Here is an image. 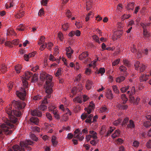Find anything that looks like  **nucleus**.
<instances>
[{"label": "nucleus", "instance_id": "nucleus-10", "mask_svg": "<svg viewBox=\"0 0 151 151\" xmlns=\"http://www.w3.org/2000/svg\"><path fill=\"white\" fill-rule=\"evenodd\" d=\"M130 100L135 104H138L140 100V99L138 97H134L133 96H130Z\"/></svg>", "mask_w": 151, "mask_h": 151}, {"label": "nucleus", "instance_id": "nucleus-18", "mask_svg": "<svg viewBox=\"0 0 151 151\" xmlns=\"http://www.w3.org/2000/svg\"><path fill=\"white\" fill-rule=\"evenodd\" d=\"M149 75L143 74L140 77V82L146 81L148 79Z\"/></svg>", "mask_w": 151, "mask_h": 151}, {"label": "nucleus", "instance_id": "nucleus-48", "mask_svg": "<svg viewBox=\"0 0 151 151\" xmlns=\"http://www.w3.org/2000/svg\"><path fill=\"white\" fill-rule=\"evenodd\" d=\"M120 61V60L119 59L116 60L112 63L113 66H114L118 65Z\"/></svg>", "mask_w": 151, "mask_h": 151}, {"label": "nucleus", "instance_id": "nucleus-2", "mask_svg": "<svg viewBox=\"0 0 151 151\" xmlns=\"http://www.w3.org/2000/svg\"><path fill=\"white\" fill-rule=\"evenodd\" d=\"M40 77L42 81H45L46 87L45 91L47 94L43 100L42 104L45 105L48 103L47 98H50L51 94L53 91L52 87H53V85L52 82V77L51 75L47 74L45 72H43L40 74Z\"/></svg>", "mask_w": 151, "mask_h": 151}, {"label": "nucleus", "instance_id": "nucleus-6", "mask_svg": "<svg viewBox=\"0 0 151 151\" xmlns=\"http://www.w3.org/2000/svg\"><path fill=\"white\" fill-rule=\"evenodd\" d=\"M134 66L135 69L139 71L140 72L144 71L146 68V67L145 65L140 63L138 61L136 62L134 64Z\"/></svg>", "mask_w": 151, "mask_h": 151}, {"label": "nucleus", "instance_id": "nucleus-61", "mask_svg": "<svg viewBox=\"0 0 151 151\" xmlns=\"http://www.w3.org/2000/svg\"><path fill=\"white\" fill-rule=\"evenodd\" d=\"M114 129H112L111 128V129L109 130L106 133V136H109L110 134H111L113 131H114Z\"/></svg>", "mask_w": 151, "mask_h": 151}, {"label": "nucleus", "instance_id": "nucleus-3", "mask_svg": "<svg viewBox=\"0 0 151 151\" xmlns=\"http://www.w3.org/2000/svg\"><path fill=\"white\" fill-rule=\"evenodd\" d=\"M32 75V73L29 72H27L25 73L24 76L22 78V79L23 87H21L19 91L16 92V95L23 101L25 99L27 89L28 88V83L26 80H29Z\"/></svg>", "mask_w": 151, "mask_h": 151}, {"label": "nucleus", "instance_id": "nucleus-56", "mask_svg": "<svg viewBox=\"0 0 151 151\" xmlns=\"http://www.w3.org/2000/svg\"><path fill=\"white\" fill-rule=\"evenodd\" d=\"M19 42V40H18L16 39L13 40L12 42V44H14L16 45L18 44Z\"/></svg>", "mask_w": 151, "mask_h": 151}, {"label": "nucleus", "instance_id": "nucleus-16", "mask_svg": "<svg viewBox=\"0 0 151 151\" xmlns=\"http://www.w3.org/2000/svg\"><path fill=\"white\" fill-rule=\"evenodd\" d=\"M88 55V54L87 52H84L79 55V58L80 60L85 59Z\"/></svg>", "mask_w": 151, "mask_h": 151}, {"label": "nucleus", "instance_id": "nucleus-37", "mask_svg": "<svg viewBox=\"0 0 151 151\" xmlns=\"http://www.w3.org/2000/svg\"><path fill=\"white\" fill-rule=\"evenodd\" d=\"M24 12L23 11V12L19 13V14H16L15 17L16 18H20L23 17L24 14Z\"/></svg>", "mask_w": 151, "mask_h": 151}, {"label": "nucleus", "instance_id": "nucleus-60", "mask_svg": "<svg viewBox=\"0 0 151 151\" xmlns=\"http://www.w3.org/2000/svg\"><path fill=\"white\" fill-rule=\"evenodd\" d=\"M66 52H73V51L72 50L70 47H68L66 48Z\"/></svg>", "mask_w": 151, "mask_h": 151}, {"label": "nucleus", "instance_id": "nucleus-33", "mask_svg": "<svg viewBox=\"0 0 151 151\" xmlns=\"http://www.w3.org/2000/svg\"><path fill=\"white\" fill-rule=\"evenodd\" d=\"M122 119L120 118L118 119V120H116L113 122V124L115 126H117L118 125L122 122Z\"/></svg>", "mask_w": 151, "mask_h": 151}, {"label": "nucleus", "instance_id": "nucleus-13", "mask_svg": "<svg viewBox=\"0 0 151 151\" xmlns=\"http://www.w3.org/2000/svg\"><path fill=\"white\" fill-rule=\"evenodd\" d=\"M106 97L109 99H112L114 97V96L111 90H108L106 92Z\"/></svg>", "mask_w": 151, "mask_h": 151}, {"label": "nucleus", "instance_id": "nucleus-42", "mask_svg": "<svg viewBox=\"0 0 151 151\" xmlns=\"http://www.w3.org/2000/svg\"><path fill=\"white\" fill-rule=\"evenodd\" d=\"M58 37L59 38L60 40L61 41H63V34L62 33L59 32L58 33Z\"/></svg>", "mask_w": 151, "mask_h": 151}, {"label": "nucleus", "instance_id": "nucleus-39", "mask_svg": "<svg viewBox=\"0 0 151 151\" xmlns=\"http://www.w3.org/2000/svg\"><path fill=\"white\" fill-rule=\"evenodd\" d=\"M105 69L104 68H101L98 71V73H100L101 75L105 72Z\"/></svg>", "mask_w": 151, "mask_h": 151}, {"label": "nucleus", "instance_id": "nucleus-32", "mask_svg": "<svg viewBox=\"0 0 151 151\" xmlns=\"http://www.w3.org/2000/svg\"><path fill=\"white\" fill-rule=\"evenodd\" d=\"M129 118L128 117H126L123 121L122 123V126L125 127L127 125V123L128 122Z\"/></svg>", "mask_w": 151, "mask_h": 151}, {"label": "nucleus", "instance_id": "nucleus-31", "mask_svg": "<svg viewBox=\"0 0 151 151\" xmlns=\"http://www.w3.org/2000/svg\"><path fill=\"white\" fill-rule=\"evenodd\" d=\"M89 133L92 135V138L94 139H97V138L96 135V133L93 131H89Z\"/></svg>", "mask_w": 151, "mask_h": 151}, {"label": "nucleus", "instance_id": "nucleus-22", "mask_svg": "<svg viewBox=\"0 0 151 151\" xmlns=\"http://www.w3.org/2000/svg\"><path fill=\"white\" fill-rule=\"evenodd\" d=\"M22 68V67L20 65H17L15 66V69L17 73H20Z\"/></svg>", "mask_w": 151, "mask_h": 151}, {"label": "nucleus", "instance_id": "nucleus-55", "mask_svg": "<svg viewBox=\"0 0 151 151\" xmlns=\"http://www.w3.org/2000/svg\"><path fill=\"white\" fill-rule=\"evenodd\" d=\"M48 0H42L41 4L43 5L46 6L47 4Z\"/></svg>", "mask_w": 151, "mask_h": 151}, {"label": "nucleus", "instance_id": "nucleus-52", "mask_svg": "<svg viewBox=\"0 0 151 151\" xmlns=\"http://www.w3.org/2000/svg\"><path fill=\"white\" fill-rule=\"evenodd\" d=\"M1 68V72L4 73L6 71V68L5 65H2Z\"/></svg>", "mask_w": 151, "mask_h": 151}, {"label": "nucleus", "instance_id": "nucleus-1", "mask_svg": "<svg viewBox=\"0 0 151 151\" xmlns=\"http://www.w3.org/2000/svg\"><path fill=\"white\" fill-rule=\"evenodd\" d=\"M26 104L23 101H14L11 105L7 106L5 110L9 119L5 124L0 122V131L1 132L0 137L4 133L6 135L11 134L12 131L10 129H15L14 126L12 123H14L17 121L16 117H20L22 115L20 109L24 108Z\"/></svg>", "mask_w": 151, "mask_h": 151}, {"label": "nucleus", "instance_id": "nucleus-64", "mask_svg": "<svg viewBox=\"0 0 151 151\" xmlns=\"http://www.w3.org/2000/svg\"><path fill=\"white\" fill-rule=\"evenodd\" d=\"M75 35V31H71L69 34L68 35L70 37H72Z\"/></svg>", "mask_w": 151, "mask_h": 151}, {"label": "nucleus", "instance_id": "nucleus-27", "mask_svg": "<svg viewBox=\"0 0 151 151\" xmlns=\"http://www.w3.org/2000/svg\"><path fill=\"white\" fill-rule=\"evenodd\" d=\"M112 89L114 93L118 94L119 93V91L116 85H114L112 87Z\"/></svg>", "mask_w": 151, "mask_h": 151}, {"label": "nucleus", "instance_id": "nucleus-58", "mask_svg": "<svg viewBox=\"0 0 151 151\" xmlns=\"http://www.w3.org/2000/svg\"><path fill=\"white\" fill-rule=\"evenodd\" d=\"M90 143L93 146H96L97 144V142L94 139H93L90 141Z\"/></svg>", "mask_w": 151, "mask_h": 151}, {"label": "nucleus", "instance_id": "nucleus-54", "mask_svg": "<svg viewBox=\"0 0 151 151\" xmlns=\"http://www.w3.org/2000/svg\"><path fill=\"white\" fill-rule=\"evenodd\" d=\"M12 42L9 41L6 42L5 43V45L6 46H8L10 47H12Z\"/></svg>", "mask_w": 151, "mask_h": 151}, {"label": "nucleus", "instance_id": "nucleus-23", "mask_svg": "<svg viewBox=\"0 0 151 151\" xmlns=\"http://www.w3.org/2000/svg\"><path fill=\"white\" fill-rule=\"evenodd\" d=\"M118 107L120 109L126 110L127 109L128 106L127 105H124L121 104L118 105Z\"/></svg>", "mask_w": 151, "mask_h": 151}, {"label": "nucleus", "instance_id": "nucleus-19", "mask_svg": "<svg viewBox=\"0 0 151 151\" xmlns=\"http://www.w3.org/2000/svg\"><path fill=\"white\" fill-rule=\"evenodd\" d=\"M88 115L87 114H82L81 116V118L82 119H84L87 117L92 120L93 115L92 114H91L88 117Z\"/></svg>", "mask_w": 151, "mask_h": 151}, {"label": "nucleus", "instance_id": "nucleus-62", "mask_svg": "<svg viewBox=\"0 0 151 151\" xmlns=\"http://www.w3.org/2000/svg\"><path fill=\"white\" fill-rule=\"evenodd\" d=\"M147 147L148 148H151V140H150L147 143Z\"/></svg>", "mask_w": 151, "mask_h": 151}, {"label": "nucleus", "instance_id": "nucleus-4", "mask_svg": "<svg viewBox=\"0 0 151 151\" xmlns=\"http://www.w3.org/2000/svg\"><path fill=\"white\" fill-rule=\"evenodd\" d=\"M34 143L30 140H27L25 142H20V146L17 145H14L12 147L13 149H9L8 151H24V147L27 148L28 150H30L31 148L28 145H32Z\"/></svg>", "mask_w": 151, "mask_h": 151}, {"label": "nucleus", "instance_id": "nucleus-7", "mask_svg": "<svg viewBox=\"0 0 151 151\" xmlns=\"http://www.w3.org/2000/svg\"><path fill=\"white\" fill-rule=\"evenodd\" d=\"M148 121H145L143 123V125L146 128H148L151 126V116L149 115L146 116Z\"/></svg>", "mask_w": 151, "mask_h": 151}, {"label": "nucleus", "instance_id": "nucleus-43", "mask_svg": "<svg viewBox=\"0 0 151 151\" xmlns=\"http://www.w3.org/2000/svg\"><path fill=\"white\" fill-rule=\"evenodd\" d=\"M62 27L63 29L65 31H66L68 29V28L69 26L68 24L66 23L63 25L62 26Z\"/></svg>", "mask_w": 151, "mask_h": 151}, {"label": "nucleus", "instance_id": "nucleus-5", "mask_svg": "<svg viewBox=\"0 0 151 151\" xmlns=\"http://www.w3.org/2000/svg\"><path fill=\"white\" fill-rule=\"evenodd\" d=\"M88 97L86 95H81L75 97L73 100L74 102H76L77 103H81L82 102V100L83 101L85 102L87 100Z\"/></svg>", "mask_w": 151, "mask_h": 151}, {"label": "nucleus", "instance_id": "nucleus-51", "mask_svg": "<svg viewBox=\"0 0 151 151\" xmlns=\"http://www.w3.org/2000/svg\"><path fill=\"white\" fill-rule=\"evenodd\" d=\"M41 96L39 95L35 96L34 97L33 99L35 100H38L41 99Z\"/></svg>", "mask_w": 151, "mask_h": 151}, {"label": "nucleus", "instance_id": "nucleus-47", "mask_svg": "<svg viewBox=\"0 0 151 151\" xmlns=\"http://www.w3.org/2000/svg\"><path fill=\"white\" fill-rule=\"evenodd\" d=\"M143 31V35L145 37H149L150 36V34L148 33L147 29Z\"/></svg>", "mask_w": 151, "mask_h": 151}, {"label": "nucleus", "instance_id": "nucleus-35", "mask_svg": "<svg viewBox=\"0 0 151 151\" xmlns=\"http://www.w3.org/2000/svg\"><path fill=\"white\" fill-rule=\"evenodd\" d=\"M46 116L47 118L50 121H52V116L50 113L49 112H47L46 113Z\"/></svg>", "mask_w": 151, "mask_h": 151}, {"label": "nucleus", "instance_id": "nucleus-53", "mask_svg": "<svg viewBox=\"0 0 151 151\" xmlns=\"http://www.w3.org/2000/svg\"><path fill=\"white\" fill-rule=\"evenodd\" d=\"M49 59L52 61H54L56 60V59L55 58V57L53 56L52 55L50 54L49 58Z\"/></svg>", "mask_w": 151, "mask_h": 151}, {"label": "nucleus", "instance_id": "nucleus-38", "mask_svg": "<svg viewBox=\"0 0 151 151\" xmlns=\"http://www.w3.org/2000/svg\"><path fill=\"white\" fill-rule=\"evenodd\" d=\"M47 109V106L45 105L41 104L39 107L40 110L42 111H45Z\"/></svg>", "mask_w": 151, "mask_h": 151}, {"label": "nucleus", "instance_id": "nucleus-20", "mask_svg": "<svg viewBox=\"0 0 151 151\" xmlns=\"http://www.w3.org/2000/svg\"><path fill=\"white\" fill-rule=\"evenodd\" d=\"M56 139L57 137L55 136H53L52 137V142L54 146H56L58 143V142L56 140Z\"/></svg>", "mask_w": 151, "mask_h": 151}, {"label": "nucleus", "instance_id": "nucleus-41", "mask_svg": "<svg viewBox=\"0 0 151 151\" xmlns=\"http://www.w3.org/2000/svg\"><path fill=\"white\" fill-rule=\"evenodd\" d=\"M119 69L121 71L124 73H125L126 71L127 68L126 67L123 65L120 66Z\"/></svg>", "mask_w": 151, "mask_h": 151}, {"label": "nucleus", "instance_id": "nucleus-45", "mask_svg": "<svg viewBox=\"0 0 151 151\" xmlns=\"http://www.w3.org/2000/svg\"><path fill=\"white\" fill-rule=\"evenodd\" d=\"M92 109H91V107L90 108V107L88 108H85V110L88 113L87 114H89L91 113Z\"/></svg>", "mask_w": 151, "mask_h": 151}, {"label": "nucleus", "instance_id": "nucleus-29", "mask_svg": "<svg viewBox=\"0 0 151 151\" xmlns=\"http://www.w3.org/2000/svg\"><path fill=\"white\" fill-rule=\"evenodd\" d=\"M100 111L101 113L105 112L106 113H108L109 112V110L105 107H103L100 109Z\"/></svg>", "mask_w": 151, "mask_h": 151}, {"label": "nucleus", "instance_id": "nucleus-21", "mask_svg": "<svg viewBox=\"0 0 151 151\" xmlns=\"http://www.w3.org/2000/svg\"><path fill=\"white\" fill-rule=\"evenodd\" d=\"M120 133V131L119 129H117L115 131L114 134L112 135V137L113 138H115L117 137L118 136Z\"/></svg>", "mask_w": 151, "mask_h": 151}, {"label": "nucleus", "instance_id": "nucleus-59", "mask_svg": "<svg viewBox=\"0 0 151 151\" xmlns=\"http://www.w3.org/2000/svg\"><path fill=\"white\" fill-rule=\"evenodd\" d=\"M77 89L76 87H74L72 89L71 92L73 95L75 94L77 92Z\"/></svg>", "mask_w": 151, "mask_h": 151}, {"label": "nucleus", "instance_id": "nucleus-9", "mask_svg": "<svg viewBox=\"0 0 151 151\" xmlns=\"http://www.w3.org/2000/svg\"><path fill=\"white\" fill-rule=\"evenodd\" d=\"M29 124H31L37 125L39 122L38 118L35 117H32L29 119Z\"/></svg>", "mask_w": 151, "mask_h": 151}, {"label": "nucleus", "instance_id": "nucleus-8", "mask_svg": "<svg viewBox=\"0 0 151 151\" xmlns=\"http://www.w3.org/2000/svg\"><path fill=\"white\" fill-rule=\"evenodd\" d=\"M59 108L64 112V114L69 116L71 115V113L69 109L67 108L64 107L63 105H60L59 106Z\"/></svg>", "mask_w": 151, "mask_h": 151}, {"label": "nucleus", "instance_id": "nucleus-28", "mask_svg": "<svg viewBox=\"0 0 151 151\" xmlns=\"http://www.w3.org/2000/svg\"><path fill=\"white\" fill-rule=\"evenodd\" d=\"M121 98L123 101V104H125L128 100V99L126 97L125 95L124 94H122L121 96Z\"/></svg>", "mask_w": 151, "mask_h": 151}, {"label": "nucleus", "instance_id": "nucleus-30", "mask_svg": "<svg viewBox=\"0 0 151 151\" xmlns=\"http://www.w3.org/2000/svg\"><path fill=\"white\" fill-rule=\"evenodd\" d=\"M123 62L124 64L128 67H129L130 66V63L129 61L126 59H124L123 60Z\"/></svg>", "mask_w": 151, "mask_h": 151}, {"label": "nucleus", "instance_id": "nucleus-26", "mask_svg": "<svg viewBox=\"0 0 151 151\" xmlns=\"http://www.w3.org/2000/svg\"><path fill=\"white\" fill-rule=\"evenodd\" d=\"M129 86H127L124 87H123L120 88V90L121 92L123 93H124L127 91L129 89Z\"/></svg>", "mask_w": 151, "mask_h": 151}, {"label": "nucleus", "instance_id": "nucleus-24", "mask_svg": "<svg viewBox=\"0 0 151 151\" xmlns=\"http://www.w3.org/2000/svg\"><path fill=\"white\" fill-rule=\"evenodd\" d=\"M25 26L22 24H21L17 27V29L19 31H23L25 29Z\"/></svg>", "mask_w": 151, "mask_h": 151}, {"label": "nucleus", "instance_id": "nucleus-15", "mask_svg": "<svg viewBox=\"0 0 151 151\" xmlns=\"http://www.w3.org/2000/svg\"><path fill=\"white\" fill-rule=\"evenodd\" d=\"M135 124L134 121L132 120H130L129 121V123L127 124V129L130 128L132 129L135 127Z\"/></svg>", "mask_w": 151, "mask_h": 151}, {"label": "nucleus", "instance_id": "nucleus-36", "mask_svg": "<svg viewBox=\"0 0 151 151\" xmlns=\"http://www.w3.org/2000/svg\"><path fill=\"white\" fill-rule=\"evenodd\" d=\"M93 39V40L96 42L98 43H100L101 42L99 40V38L98 36L96 35H93L92 37Z\"/></svg>", "mask_w": 151, "mask_h": 151}, {"label": "nucleus", "instance_id": "nucleus-11", "mask_svg": "<svg viewBox=\"0 0 151 151\" xmlns=\"http://www.w3.org/2000/svg\"><path fill=\"white\" fill-rule=\"evenodd\" d=\"M31 114L33 116L41 117L42 116L41 112L38 110H35L31 111Z\"/></svg>", "mask_w": 151, "mask_h": 151}, {"label": "nucleus", "instance_id": "nucleus-57", "mask_svg": "<svg viewBox=\"0 0 151 151\" xmlns=\"http://www.w3.org/2000/svg\"><path fill=\"white\" fill-rule=\"evenodd\" d=\"M140 25L143 29V31L147 29V26L145 24L143 23H141L140 24Z\"/></svg>", "mask_w": 151, "mask_h": 151}, {"label": "nucleus", "instance_id": "nucleus-49", "mask_svg": "<svg viewBox=\"0 0 151 151\" xmlns=\"http://www.w3.org/2000/svg\"><path fill=\"white\" fill-rule=\"evenodd\" d=\"M47 46V43H45L44 44L42 45L40 47V50L41 51L43 50Z\"/></svg>", "mask_w": 151, "mask_h": 151}, {"label": "nucleus", "instance_id": "nucleus-40", "mask_svg": "<svg viewBox=\"0 0 151 151\" xmlns=\"http://www.w3.org/2000/svg\"><path fill=\"white\" fill-rule=\"evenodd\" d=\"M53 45V44L51 42H49L47 43V46L46 47L49 50L51 49Z\"/></svg>", "mask_w": 151, "mask_h": 151}, {"label": "nucleus", "instance_id": "nucleus-44", "mask_svg": "<svg viewBox=\"0 0 151 151\" xmlns=\"http://www.w3.org/2000/svg\"><path fill=\"white\" fill-rule=\"evenodd\" d=\"M69 116L66 114H63V120L65 122L67 121L68 119Z\"/></svg>", "mask_w": 151, "mask_h": 151}, {"label": "nucleus", "instance_id": "nucleus-46", "mask_svg": "<svg viewBox=\"0 0 151 151\" xmlns=\"http://www.w3.org/2000/svg\"><path fill=\"white\" fill-rule=\"evenodd\" d=\"M61 68H59L55 74V76H58L60 75L61 74Z\"/></svg>", "mask_w": 151, "mask_h": 151}, {"label": "nucleus", "instance_id": "nucleus-17", "mask_svg": "<svg viewBox=\"0 0 151 151\" xmlns=\"http://www.w3.org/2000/svg\"><path fill=\"white\" fill-rule=\"evenodd\" d=\"M92 87V82L90 80H88L87 81L86 83V87L87 89L89 90H90Z\"/></svg>", "mask_w": 151, "mask_h": 151}, {"label": "nucleus", "instance_id": "nucleus-14", "mask_svg": "<svg viewBox=\"0 0 151 151\" xmlns=\"http://www.w3.org/2000/svg\"><path fill=\"white\" fill-rule=\"evenodd\" d=\"M35 52H33L29 53L28 55L25 54L24 55V59L26 61H28L29 58L32 57H33L35 54Z\"/></svg>", "mask_w": 151, "mask_h": 151}, {"label": "nucleus", "instance_id": "nucleus-12", "mask_svg": "<svg viewBox=\"0 0 151 151\" xmlns=\"http://www.w3.org/2000/svg\"><path fill=\"white\" fill-rule=\"evenodd\" d=\"M74 138H76L77 137H78L81 136L82 134V132H81L79 129H76L74 132Z\"/></svg>", "mask_w": 151, "mask_h": 151}, {"label": "nucleus", "instance_id": "nucleus-34", "mask_svg": "<svg viewBox=\"0 0 151 151\" xmlns=\"http://www.w3.org/2000/svg\"><path fill=\"white\" fill-rule=\"evenodd\" d=\"M30 138L34 141L37 142L38 140V138L33 134H31L30 135Z\"/></svg>", "mask_w": 151, "mask_h": 151}, {"label": "nucleus", "instance_id": "nucleus-63", "mask_svg": "<svg viewBox=\"0 0 151 151\" xmlns=\"http://www.w3.org/2000/svg\"><path fill=\"white\" fill-rule=\"evenodd\" d=\"M81 79V76L80 74H79L77 77L75 79V81H76L77 82H78L80 81V80Z\"/></svg>", "mask_w": 151, "mask_h": 151}, {"label": "nucleus", "instance_id": "nucleus-25", "mask_svg": "<svg viewBox=\"0 0 151 151\" xmlns=\"http://www.w3.org/2000/svg\"><path fill=\"white\" fill-rule=\"evenodd\" d=\"M125 79V78L123 76H121L116 78V81L117 82L120 83L124 81Z\"/></svg>", "mask_w": 151, "mask_h": 151}, {"label": "nucleus", "instance_id": "nucleus-50", "mask_svg": "<svg viewBox=\"0 0 151 151\" xmlns=\"http://www.w3.org/2000/svg\"><path fill=\"white\" fill-rule=\"evenodd\" d=\"M122 9V4H119L118 5L117 7V10L119 12H121Z\"/></svg>", "mask_w": 151, "mask_h": 151}]
</instances>
